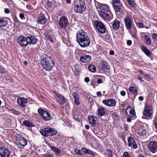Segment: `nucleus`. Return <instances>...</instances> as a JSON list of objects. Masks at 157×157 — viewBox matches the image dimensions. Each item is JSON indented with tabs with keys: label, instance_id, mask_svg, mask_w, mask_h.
Instances as JSON below:
<instances>
[{
	"label": "nucleus",
	"instance_id": "f257e3e1",
	"mask_svg": "<svg viewBox=\"0 0 157 157\" xmlns=\"http://www.w3.org/2000/svg\"><path fill=\"white\" fill-rule=\"evenodd\" d=\"M95 4L100 16L104 21L108 22L113 18V15L108 5L95 1Z\"/></svg>",
	"mask_w": 157,
	"mask_h": 157
},
{
	"label": "nucleus",
	"instance_id": "f03ea898",
	"mask_svg": "<svg viewBox=\"0 0 157 157\" xmlns=\"http://www.w3.org/2000/svg\"><path fill=\"white\" fill-rule=\"evenodd\" d=\"M76 39L78 43L82 47H87L90 44V38L87 36L86 33L83 30L77 32Z\"/></svg>",
	"mask_w": 157,
	"mask_h": 157
},
{
	"label": "nucleus",
	"instance_id": "7ed1b4c3",
	"mask_svg": "<svg viewBox=\"0 0 157 157\" xmlns=\"http://www.w3.org/2000/svg\"><path fill=\"white\" fill-rule=\"evenodd\" d=\"M41 63L44 69L50 71L55 66L54 62L52 57L45 55L44 58L41 60Z\"/></svg>",
	"mask_w": 157,
	"mask_h": 157
},
{
	"label": "nucleus",
	"instance_id": "20e7f679",
	"mask_svg": "<svg viewBox=\"0 0 157 157\" xmlns=\"http://www.w3.org/2000/svg\"><path fill=\"white\" fill-rule=\"evenodd\" d=\"M75 3L74 9L76 12L82 13L86 10L85 3L83 0H78Z\"/></svg>",
	"mask_w": 157,
	"mask_h": 157
},
{
	"label": "nucleus",
	"instance_id": "39448f33",
	"mask_svg": "<svg viewBox=\"0 0 157 157\" xmlns=\"http://www.w3.org/2000/svg\"><path fill=\"white\" fill-rule=\"evenodd\" d=\"M93 24L98 32L101 34H104L105 33L106 28L102 23L96 20L94 21Z\"/></svg>",
	"mask_w": 157,
	"mask_h": 157
},
{
	"label": "nucleus",
	"instance_id": "423d86ee",
	"mask_svg": "<svg viewBox=\"0 0 157 157\" xmlns=\"http://www.w3.org/2000/svg\"><path fill=\"white\" fill-rule=\"evenodd\" d=\"M153 113V108L150 105H145L143 113L142 118L148 119L152 116Z\"/></svg>",
	"mask_w": 157,
	"mask_h": 157
},
{
	"label": "nucleus",
	"instance_id": "0eeeda50",
	"mask_svg": "<svg viewBox=\"0 0 157 157\" xmlns=\"http://www.w3.org/2000/svg\"><path fill=\"white\" fill-rule=\"evenodd\" d=\"M40 132L43 136L46 137L49 136H53L57 133V131L54 128L48 127L41 129Z\"/></svg>",
	"mask_w": 157,
	"mask_h": 157
},
{
	"label": "nucleus",
	"instance_id": "6e6552de",
	"mask_svg": "<svg viewBox=\"0 0 157 157\" xmlns=\"http://www.w3.org/2000/svg\"><path fill=\"white\" fill-rule=\"evenodd\" d=\"M124 20L127 29L128 30H131L133 23L132 16L131 15L127 16L125 17Z\"/></svg>",
	"mask_w": 157,
	"mask_h": 157
},
{
	"label": "nucleus",
	"instance_id": "1a4fd4ad",
	"mask_svg": "<svg viewBox=\"0 0 157 157\" xmlns=\"http://www.w3.org/2000/svg\"><path fill=\"white\" fill-rule=\"evenodd\" d=\"M113 3L116 11L118 12L123 10L124 7L121 3L120 0H113Z\"/></svg>",
	"mask_w": 157,
	"mask_h": 157
},
{
	"label": "nucleus",
	"instance_id": "9d476101",
	"mask_svg": "<svg viewBox=\"0 0 157 157\" xmlns=\"http://www.w3.org/2000/svg\"><path fill=\"white\" fill-rule=\"evenodd\" d=\"M39 113L42 116L44 119L47 121L50 120L52 119L51 115L47 112L44 110L42 108H39L38 110Z\"/></svg>",
	"mask_w": 157,
	"mask_h": 157
},
{
	"label": "nucleus",
	"instance_id": "9b49d317",
	"mask_svg": "<svg viewBox=\"0 0 157 157\" xmlns=\"http://www.w3.org/2000/svg\"><path fill=\"white\" fill-rule=\"evenodd\" d=\"M58 23L61 28H65L67 26L68 21L66 17L63 16L60 17Z\"/></svg>",
	"mask_w": 157,
	"mask_h": 157
},
{
	"label": "nucleus",
	"instance_id": "f8f14e48",
	"mask_svg": "<svg viewBox=\"0 0 157 157\" xmlns=\"http://www.w3.org/2000/svg\"><path fill=\"white\" fill-rule=\"evenodd\" d=\"M27 144V141L25 138L22 137H19L18 138L17 142V145L19 148H23Z\"/></svg>",
	"mask_w": 157,
	"mask_h": 157
},
{
	"label": "nucleus",
	"instance_id": "ddd939ff",
	"mask_svg": "<svg viewBox=\"0 0 157 157\" xmlns=\"http://www.w3.org/2000/svg\"><path fill=\"white\" fill-rule=\"evenodd\" d=\"M53 93L56 95V98L57 102L60 105H63L65 103V98L62 94L54 91Z\"/></svg>",
	"mask_w": 157,
	"mask_h": 157
},
{
	"label": "nucleus",
	"instance_id": "4468645a",
	"mask_svg": "<svg viewBox=\"0 0 157 157\" xmlns=\"http://www.w3.org/2000/svg\"><path fill=\"white\" fill-rule=\"evenodd\" d=\"M10 154L9 149L5 147L0 148V157H9Z\"/></svg>",
	"mask_w": 157,
	"mask_h": 157
},
{
	"label": "nucleus",
	"instance_id": "2eb2a0df",
	"mask_svg": "<svg viewBox=\"0 0 157 157\" xmlns=\"http://www.w3.org/2000/svg\"><path fill=\"white\" fill-rule=\"evenodd\" d=\"M27 37L20 36L17 40V42L22 46L26 47L28 45Z\"/></svg>",
	"mask_w": 157,
	"mask_h": 157
},
{
	"label": "nucleus",
	"instance_id": "dca6fc26",
	"mask_svg": "<svg viewBox=\"0 0 157 157\" xmlns=\"http://www.w3.org/2000/svg\"><path fill=\"white\" fill-rule=\"evenodd\" d=\"M102 102L105 105L110 107L115 106L116 105V101L113 99L103 100Z\"/></svg>",
	"mask_w": 157,
	"mask_h": 157
},
{
	"label": "nucleus",
	"instance_id": "f3484780",
	"mask_svg": "<svg viewBox=\"0 0 157 157\" xmlns=\"http://www.w3.org/2000/svg\"><path fill=\"white\" fill-rule=\"evenodd\" d=\"M47 19L43 13H40L37 17V21L38 24H44L46 22Z\"/></svg>",
	"mask_w": 157,
	"mask_h": 157
},
{
	"label": "nucleus",
	"instance_id": "a211bd4d",
	"mask_svg": "<svg viewBox=\"0 0 157 157\" xmlns=\"http://www.w3.org/2000/svg\"><path fill=\"white\" fill-rule=\"evenodd\" d=\"M128 147L131 148L136 149L137 148V145L133 139L131 137H129L128 139Z\"/></svg>",
	"mask_w": 157,
	"mask_h": 157
},
{
	"label": "nucleus",
	"instance_id": "6ab92c4d",
	"mask_svg": "<svg viewBox=\"0 0 157 157\" xmlns=\"http://www.w3.org/2000/svg\"><path fill=\"white\" fill-rule=\"evenodd\" d=\"M150 151L154 153L157 151V142L155 141H151L149 144Z\"/></svg>",
	"mask_w": 157,
	"mask_h": 157
},
{
	"label": "nucleus",
	"instance_id": "aec40b11",
	"mask_svg": "<svg viewBox=\"0 0 157 157\" xmlns=\"http://www.w3.org/2000/svg\"><path fill=\"white\" fill-rule=\"evenodd\" d=\"M17 103L22 107L25 106V104L28 102V99L21 97H19L17 99Z\"/></svg>",
	"mask_w": 157,
	"mask_h": 157
},
{
	"label": "nucleus",
	"instance_id": "412c9836",
	"mask_svg": "<svg viewBox=\"0 0 157 157\" xmlns=\"http://www.w3.org/2000/svg\"><path fill=\"white\" fill-rule=\"evenodd\" d=\"M100 68L101 70L105 72H108L109 71V66L107 62L103 61L101 63Z\"/></svg>",
	"mask_w": 157,
	"mask_h": 157
},
{
	"label": "nucleus",
	"instance_id": "4be33fe9",
	"mask_svg": "<svg viewBox=\"0 0 157 157\" xmlns=\"http://www.w3.org/2000/svg\"><path fill=\"white\" fill-rule=\"evenodd\" d=\"M27 38L28 44H35L37 43V39L35 36H33L31 35L27 36Z\"/></svg>",
	"mask_w": 157,
	"mask_h": 157
},
{
	"label": "nucleus",
	"instance_id": "5701e85b",
	"mask_svg": "<svg viewBox=\"0 0 157 157\" xmlns=\"http://www.w3.org/2000/svg\"><path fill=\"white\" fill-rule=\"evenodd\" d=\"M91 57L89 55H84L80 57V61L83 63H87L90 62L91 60Z\"/></svg>",
	"mask_w": 157,
	"mask_h": 157
},
{
	"label": "nucleus",
	"instance_id": "b1692460",
	"mask_svg": "<svg viewBox=\"0 0 157 157\" xmlns=\"http://www.w3.org/2000/svg\"><path fill=\"white\" fill-rule=\"evenodd\" d=\"M88 118L90 124L94 127H96L97 118L95 116H90L88 117Z\"/></svg>",
	"mask_w": 157,
	"mask_h": 157
},
{
	"label": "nucleus",
	"instance_id": "393cba45",
	"mask_svg": "<svg viewBox=\"0 0 157 157\" xmlns=\"http://www.w3.org/2000/svg\"><path fill=\"white\" fill-rule=\"evenodd\" d=\"M120 22L118 20H115L112 23V27L113 29L115 30H118L120 26Z\"/></svg>",
	"mask_w": 157,
	"mask_h": 157
},
{
	"label": "nucleus",
	"instance_id": "a878e982",
	"mask_svg": "<svg viewBox=\"0 0 157 157\" xmlns=\"http://www.w3.org/2000/svg\"><path fill=\"white\" fill-rule=\"evenodd\" d=\"M7 19L6 18L0 17V27H6L7 25Z\"/></svg>",
	"mask_w": 157,
	"mask_h": 157
},
{
	"label": "nucleus",
	"instance_id": "bb28decb",
	"mask_svg": "<svg viewBox=\"0 0 157 157\" xmlns=\"http://www.w3.org/2000/svg\"><path fill=\"white\" fill-rule=\"evenodd\" d=\"M97 112L99 115L102 117L105 114V111L104 108L103 107H100L97 110Z\"/></svg>",
	"mask_w": 157,
	"mask_h": 157
},
{
	"label": "nucleus",
	"instance_id": "cd10ccee",
	"mask_svg": "<svg viewBox=\"0 0 157 157\" xmlns=\"http://www.w3.org/2000/svg\"><path fill=\"white\" fill-rule=\"evenodd\" d=\"M72 95L74 98V102L75 104L77 105H79L80 104L79 95L75 92L73 93Z\"/></svg>",
	"mask_w": 157,
	"mask_h": 157
},
{
	"label": "nucleus",
	"instance_id": "c85d7f7f",
	"mask_svg": "<svg viewBox=\"0 0 157 157\" xmlns=\"http://www.w3.org/2000/svg\"><path fill=\"white\" fill-rule=\"evenodd\" d=\"M141 48L142 51H143L147 56H150L151 55V53L148 49L146 47L143 45L141 46Z\"/></svg>",
	"mask_w": 157,
	"mask_h": 157
},
{
	"label": "nucleus",
	"instance_id": "c756f323",
	"mask_svg": "<svg viewBox=\"0 0 157 157\" xmlns=\"http://www.w3.org/2000/svg\"><path fill=\"white\" fill-rule=\"evenodd\" d=\"M82 152H83V153H86L87 154L90 155H94V153H93L94 152H93L89 150V149L86 148H82L81 149Z\"/></svg>",
	"mask_w": 157,
	"mask_h": 157
},
{
	"label": "nucleus",
	"instance_id": "7c9ffc66",
	"mask_svg": "<svg viewBox=\"0 0 157 157\" xmlns=\"http://www.w3.org/2000/svg\"><path fill=\"white\" fill-rule=\"evenodd\" d=\"M145 40V43L147 45H150L151 44V40L147 35H145L144 36Z\"/></svg>",
	"mask_w": 157,
	"mask_h": 157
},
{
	"label": "nucleus",
	"instance_id": "2f4dec72",
	"mask_svg": "<svg viewBox=\"0 0 157 157\" xmlns=\"http://www.w3.org/2000/svg\"><path fill=\"white\" fill-rule=\"evenodd\" d=\"M23 124L25 126L28 127H31L34 126L33 124L29 120L25 121L23 122Z\"/></svg>",
	"mask_w": 157,
	"mask_h": 157
},
{
	"label": "nucleus",
	"instance_id": "473e14b6",
	"mask_svg": "<svg viewBox=\"0 0 157 157\" xmlns=\"http://www.w3.org/2000/svg\"><path fill=\"white\" fill-rule=\"evenodd\" d=\"M88 69L90 71L92 72H95L96 71V69L95 66L93 64L90 65L88 67Z\"/></svg>",
	"mask_w": 157,
	"mask_h": 157
},
{
	"label": "nucleus",
	"instance_id": "72a5a7b5",
	"mask_svg": "<svg viewBox=\"0 0 157 157\" xmlns=\"http://www.w3.org/2000/svg\"><path fill=\"white\" fill-rule=\"evenodd\" d=\"M50 148L57 154H59L60 153V150L58 148L52 146H50Z\"/></svg>",
	"mask_w": 157,
	"mask_h": 157
},
{
	"label": "nucleus",
	"instance_id": "f704fd0d",
	"mask_svg": "<svg viewBox=\"0 0 157 157\" xmlns=\"http://www.w3.org/2000/svg\"><path fill=\"white\" fill-rule=\"evenodd\" d=\"M137 26L139 28H145L147 29H148L149 27L148 26H146L143 23L140 22H138L136 23Z\"/></svg>",
	"mask_w": 157,
	"mask_h": 157
},
{
	"label": "nucleus",
	"instance_id": "c9c22d12",
	"mask_svg": "<svg viewBox=\"0 0 157 157\" xmlns=\"http://www.w3.org/2000/svg\"><path fill=\"white\" fill-rule=\"evenodd\" d=\"M129 91L134 94H136L137 92V90L135 88V87L133 86H132L129 87Z\"/></svg>",
	"mask_w": 157,
	"mask_h": 157
},
{
	"label": "nucleus",
	"instance_id": "e433bc0d",
	"mask_svg": "<svg viewBox=\"0 0 157 157\" xmlns=\"http://www.w3.org/2000/svg\"><path fill=\"white\" fill-rule=\"evenodd\" d=\"M152 37L153 41L157 44V34L153 33L152 35Z\"/></svg>",
	"mask_w": 157,
	"mask_h": 157
},
{
	"label": "nucleus",
	"instance_id": "4c0bfd02",
	"mask_svg": "<svg viewBox=\"0 0 157 157\" xmlns=\"http://www.w3.org/2000/svg\"><path fill=\"white\" fill-rule=\"evenodd\" d=\"M128 2L130 5L132 7H135V4L133 0H127Z\"/></svg>",
	"mask_w": 157,
	"mask_h": 157
},
{
	"label": "nucleus",
	"instance_id": "58836bf2",
	"mask_svg": "<svg viewBox=\"0 0 157 157\" xmlns=\"http://www.w3.org/2000/svg\"><path fill=\"white\" fill-rule=\"evenodd\" d=\"M75 152L78 154L80 155H82L83 154V152H82V150L77 149H75Z\"/></svg>",
	"mask_w": 157,
	"mask_h": 157
},
{
	"label": "nucleus",
	"instance_id": "ea45409f",
	"mask_svg": "<svg viewBox=\"0 0 157 157\" xmlns=\"http://www.w3.org/2000/svg\"><path fill=\"white\" fill-rule=\"evenodd\" d=\"M112 152L110 150H108L106 155L107 157H112Z\"/></svg>",
	"mask_w": 157,
	"mask_h": 157
},
{
	"label": "nucleus",
	"instance_id": "a19ab883",
	"mask_svg": "<svg viewBox=\"0 0 157 157\" xmlns=\"http://www.w3.org/2000/svg\"><path fill=\"white\" fill-rule=\"evenodd\" d=\"M26 8L29 10H31L33 9V7L29 5H27L26 6Z\"/></svg>",
	"mask_w": 157,
	"mask_h": 157
},
{
	"label": "nucleus",
	"instance_id": "79ce46f5",
	"mask_svg": "<svg viewBox=\"0 0 157 157\" xmlns=\"http://www.w3.org/2000/svg\"><path fill=\"white\" fill-rule=\"evenodd\" d=\"M122 157H131L128 153L126 151L125 152L122 156Z\"/></svg>",
	"mask_w": 157,
	"mask_h": 157
},
{
	"label": "nucleus",
	"instance_id": "37998d69",
	"mask_svg": "<svg viewBox=\"0 0 157 157\" xmlns=\"http://www.w3.org/2000/svg\"><path fill=\"white\" fill-rule=\"evenodd\" d=\"M105 37L107 40V39H108V40H109V41H111L112 40V38H111V36L110 35H109L108 34V35H106Z\"/></svg>",
	"mask_w": 157,
	"mask_h": 157
},
{
	"label": "nucleus",
	"instance_id": "c03bdc74",
	"mask_svg": "<svg viewBox=\"0 0 157 157\" xmlns=\"http://www.w3.org/2000/svg\"><path fill=\"white\" fill-rule=\"evenodd\" d=\"M112 117L115 119L116 120L118 118L117 116L116 115V113H113L112 114Z\"/></svg>",
	"mask_w": 157,
	"mask_h": 157
},
{
	"label": "nucleus",
	"instance_id": "a18cd8bd",
	"mask_svg": "<svg viewBox=\"0 0 157 157\" xmlns=\"http://www.w3.org/2000/svg\"><path fill=\"white\" fill-rule=\"evenodd\" d=\"M19 17L20 18L22 19H25V17L24 14L22 13H21L19 14Z\"/></svg>",
	"mask_w": 157,
	"mask_h": 157
},
{
	"label": "nucleus",
	"instance_id": "49530a36",
	"mask_svg": "<svg viewBox=\"0 0 157 157\" xmlns=\"http://www.w3.org/2000/svg\"><path fill=\"white\" fill-rule=\"evenodd\" d=\"M129 110V113L131 115H132L133 116L135 115V112L134 111L132 110V109H131L130 110Z\"/></svg>",
	"mask_w": 157,
	"mask_h": 157
},
{
	"label": "nucleus",
	"instance_id": "de8ad7c7",
	"mask_svg": "<svg viewBox=\"0 0 157 157\" xmlns=\"http://www.w3.org/2000/svg\"><path fill=\"white\" fill-rule=\"evenodd\" d=\"M137 79L138 80L141 82H144V80L142 78L140 75H138Z\"/></svg>",
	"mask_w": 157,
	"mask_h": 157
},
{
	"label": "nucleus",
	"instance_id": "09e8293b",
	"mask_svg": "<svg viewBox=\"0 0 157 157\" xmlns=\"http://www.w3.org/2000/svg\"><path fill=\"white\" fill-rule=\"evenodd\" d=\"M132 41L130 40H128L127 41V44L128 45L130 46L132 44Z\"/></svg>",
	"mask_w": 157,
	"mask_h": 157
},
{
	"label": "nucleus",
	"instance_id": "8fccbe9b",
	"mask_svg": "<svg viewBox=\"0 0 157 157\" xmlns=\"http://www.w3.org/2000/svg\"><path fill=\"white\" fill-rule=\"evenodd\" d=\"M96 82V81L93 80L91 82V84L94 87L96 86V84L95 83Z\"/></svg>",
	"mask_w": 157,
	"mask_h": 157
},
{
	"label": "nucleus",
	"instance_id": "3c124183",
	"mask_svg": "<svg viewBox=\"0 0 157 157\" xmlns=\"http://www.w3.org/2000/svg\"><path fill=\"white\" fill-rule=\"evenodd\" d=\"M143 75L147 78H150V76L148 74H147L144 73L143 74Z\"/></svg>",
	"mask_w": 157,
	"mask_h": 157
},
{
	"label": "nucleus",
	"instance_id": "603ef678",
	"mask_svg": "<svg viewBox=\"0 0 157 157\" xmlns=\"http://www.w3.org/2000/svg\"><path fill=\"white\" fill-rule=\"evenodd\" d=\"M5 13L6 14L9 13H10V11L9 9L6 8L4 10Z\"/></svg>",
	"mask_w": 157,
	"mask_h": 157
},
{
	"label": "nucleus",
	"instance_id": "864d4df0",
	"mask_svg": "<svg viewBox=\"0 0 157 157\" xmlns=\"http://www.w3.org/2000/svg\"><path fill=\"white\" fill-rule=\"evenodd\" d=\"M85 81L86 82H88L90 81V78L88 77H86L85 78Z\"/></svg>",
	"mask_w": 157,
	"mask_h": 157
},
{
	"label": "nucleus",
	"instance_id": "5fc2aeb1",
	"mask_svg": "<svg viewBox=\"0 0 157 157\" xmlns=\"http://www.w3.org/2000/svg\"><path fill=\"white\" fill-rule=\"evenodd\" d=\"M121 94L122 96H124L126 94V93L124 91H121Z\"/></svg>",
	"mask_w": 157,
	"mask_h": 157
},
{
	"label": "nucleus",
	"instance_id": "6e6d98bb",
	"mask_svg": "<svg viewBox=\"0 0 157 157\" xmlns=\"http://www.w3.org/2000/svg\"><path fill=\"white\" fill-rule=\"evenodd\" d=\"M44 35L45 37L46 38V39L48 40L50 37H51L48 34H45Z\"/></svg>",
	"mask_w": 157,
	"mask_h": 157
},
{
	"label": "nucleus",
	"instance_id": "4d7b16f0",
	"mask_svg": "<svg viewBox=\"0 0 157 157\" xmlns=\"http://www.w3.org/2000/svg\"><path fill=\"white\" fill-rule=\"evenodd\" d=\"M93 153H94V155H92V156H93L94 157H101L99 155L96 154V152H94Z\"/></svg>",
	"mask_w": 157,
	"mask_h": 157
},
{
	"label": "nucleus",
	"instance_id": "13d9d810",
	"mask_svg": "<svg viewBox=\"0 0 157 157\" xmlns=\"http://www.w3.org/2000/svg\"><path fill=\"white\" fill-rule=\"evenodd\" d=\"M4 72V70L2 67H0V73L2 74Z\"/></svg>",
	"mask_w": 157,
	"mask_h": 157
},
{
	"label": "nucleus",
	"instance_id": "bf43d9fd",
	"mask_svg": "<svg viewBox=\"0 0 157 157\" xmlns=\"http://www.w3.org/2000/svg\"><path fill=\"white\" fill-rule=\"evenodd\" d=\"M48 40H49L52 43H53L54 41L53 39L52 38L51 36L50 37Z\"/></svg>",
	"mask_w": 157,
	"mask_h": 157
},
{
	"label": "nucleus",
	"instance_id": "052dcab7",
	"mask_svg": "<svg viewBox=\"0 0 157 157\" xmlns=\"http://www.w3.org/2000/svg\"><path fill=\"white\" fill-rule=\"evenodd\" d=\"M97 81L98 83L99 84H100V83H101L102 82V81L101 79H97Z\"/></svg>",
	"mask_w": 157,
	"mask_h": 157
},
{
	"label": "nucleus",
	"instance_id": "680f3d73",
	"mask_svg": "<svg viewBox=\"0 0 157 157\" xmlns=\"http://www.w3.org/2000/svg\"><path fill=\"white\" fill-rule=\"evenodd\" d=\"M109 54L111 55H114V52L113 50H111V51H110V52H109Z\"/></svg>",
	"mask_w": 157,
	"mask_h": 157
},
{
	"label": "nucleus",
	"instance_id": "e2e57ef3",
	"mask_svg": "<svg viewBox=\"0 0 157 157\" xmlns=\"http://www.w3.org/2000/svg\"><path fill=\"white\" fill-rule=\"evenodd\" d=\"M13 113L14 114L16 115H18L20 114V113L19 112H18V111H14Z\"/></svg>",
	"mask_w": 157,
	"mask_h": 157
},
{
	"label": "nucleus",
	"instance_id": "0e129e2a",
	"mask_svg": "<svg viewBox=\"0 0 157 157\" xmlns=\"http://www.w3.org/2000/svg\"><path fill=\"white\" fill-rule=\"evenodd\" d=\"M139 99L140 101H142L144 100V98L143 97L140 96L139 97Z\"/></svg>",
	"mask_w": 157,
	"mask_h": 157
},
{
	"label": "nucleus",
	"instance_id": "69168bd1",
	"mask_svg": "<svg viewBox=\"0 0 157 157\" xmlns=\"http://www.w3.org/2000/svg\"><path fill=\"white\" fill-rule=\"evenodd\" d=\"M85 128L87 130H88L89 129L90 127L88 125H86L85 126Z\"/></svg>",
	"mask_w": 157,
	"mask_h": 157
},
{
	"label": "nucleus",
	"instance_id": "338daca9",
	"mask_svg": "<svg viewBox=\"0 0 157 157\" xmlns=\"http://www.w3.org/2000/svg\"><path fill=\"white\" fill-rule=\"evenodd\" d=\"M97 95L98 96H100L101 95V93L100 91H98L97 93Z\"/></svg>",
	"mask_w": 157,
	"mask_h": 157
},
{
	"label": "nucleus",
	"instance_id": "774afa93",
	"mask_svg": "<svg viewBox=\"0 0 157 157\" xmlns=\"http://www.w3.org/2000/svg\"><path fill=\"white\" fill-rule=\"evenodd\" d=\"M137 157H145L143 155L141 154H140Z\"/></svg>",
	"mask_w": 157,
	"mask_h": 157
}]
</instances>
